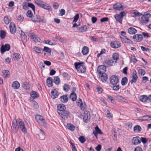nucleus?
Returning <instances> with one entry per match:
<instances>
[{
  "label": "nucleus",
  "instance_id": "nucleus-49",
  "mask_svg": "<svg viewBox=\"0 0 151 151\" xmlns=\"http://www.w3.org/2000/svg\"><path fill=\"white\" fill-rule=\"evenodd\" d=\"M42 8L45 9L49 10L51 8V7L44 2L43 4V6H42Z\"/></svg>",
  "mask_w": 151,
  "mask_h": 151
},
{
  "label": "nucleus",
  "instance_id": "nucleus-42",
  "mask_svg": "<svg viewBox=\"0 0 151 151\" xmlns=\"http://www.w3.org/2000/svg\"><path fill=\"white\" fill-rule=\"evenodd\" d=\"M114 17L116 20L118 21L120 23H122V20L121 19L122 18L119 14H116L114 16Z\"/></svg>",
  "mask_w": 151,
  "mask_h": 151
},
{
  "label": "nucleus",
  "instance_id": "nucleus-62",
  "mask_svg": "<svg viewBox=\"0 0 151 151\" xmlns=\"http://www.w3.org/2000/svg\"><path fill=\"white\" fill-rule=\"evenodd\" d=\"M33 107L35 109H37L38 108V105L37 103L36 102H35L33 103Z\"/></svg>",
  "mask_w": 151,
  "mask_h": 151
},
{
  "label": "nucleus",
  "instance_id": "nucleus-51",
  "mask_svg": "<svg viewBox=\"0 0 151 151\" xmlns=\"http://www.w3.org/2000/svg\"><path fill=\"white\" fill-rule=\"evenodd\" d=\"M79 141L82 143H84L86 141V139L83 136L80 137L79 139Z\"/></svg>",
  "mask_w": 151,
  "mask_h": 151
},
{
  "label": "nucleus",
  "instance_id": "nucleus-44",
  "mask_svg": "<svg viewBox=\"0 0 151 151\" xmlns=\"http://www.w3.org/2000/svg\"><path fill=\"white\" fill-rule=\"evenodd\" d=\"M54 83L57 85L59 84L60 82V79L58 76H55L54 78Z\"/></svg>",
  "mask_w": 151,
  "mask_h": 151
},
{
  "label": "nucleus",
  "instance_id": "nucleus-3",
  "mask_svg": "<svg viewBox=\"0 0 151 151\" xmlns=\"http://www.w3.org/2000/svg\"><path fill=\"white\" fill-rule=\"evenodd\" d=\"M28 36L35 42H40L41 40L38 36L34 33L31 32L27 34Z\"/></svg>",
  "mask_w": 151,
  "mask_h": 151
},
{
  "label": "nucleus",
  "instance_id": "nucleus-12",
  "mask_svg": "<svg viewBox=\"0 0 151 151\" xmlns=\"http://www.w3.org/2000/svg\"><path fill=\"white\" fill-rule=\"evenodd\" d=\"M133 38L134 41L137 42H140L143 39V37L142 35L140 34H137L134 35Z\"/></svg>",
  "mask_w": 151,
  "mask_h": 151
},
{
  "label": "nucleus",
  "instance_id": "nucleus-8",
  "mask_svg": "<svg viewBox=\"0 0 151 151\" xmlns=\"http://www.w3.org/2000/svg\"><path fill=\"white\" fill-rule=\"evenodd\" d=\"M115 63L114 61L111 59L106 60H105L103 62V64L106 67L108 66H113L115 64Z\"/></svg>",
  "mask_w": 151,
  "mask_h": 151
},
{
  "label": "nucleus",
  "instance_id": "nucleus-41",
  "mask_svg": "<svg viewBox=\"0 0 151 151\" xmlns=\"http://www.w3.org/2000/svg\"><path fill=\"white\" fill-rule=\"evenodd\" d=\"M17 19V22H21L23 21L24 17L22 15H20L18 16Z\"/></svg>",
  "mask_w": 151,
  "mask_h": 151
},
{
  "label": "nucleus",
  "instance_id": "nucleus-26",
  "mask_svg": "<svg viewBox=\"0 0 151 151\" xmlns=\"http://www.w3.org/2000/svg\"><path fill=\"white\" fill-rule=\"evenodd\" d=\"M61 116H65L66 118H68L69 117L70 115V113L67 110H65L63 112L60 113Z\"/></svg>",
  "mask_w": 151,
  "mask_h": 151
},
{
  "label": "nucleus",
  "instance_id": "nucleus-30",
  "mask_svg": "<svg viewBox=\"0 0 151 151\" xmlns=\"http://www.w3.org/2000/svg\"><path fill=\"white\" fill-rule=\"evenodd\" d=\"M32 21L34 22H40V18L37 16H34L32 18Z\"/></svg>",
  "mask_w": 151,
  "mask_h": 151
},
{
  "label": "nucleus",
  "instance_id": "nucleus-55",
  "mask_svg": "<svg viewBox=\"0 0 151 151\" xmlns=\"http://www.w3.org/2000/svg\"><path fill=\"white\" fill-rule=\"evenodd\" d=\"M124 42L125 43H127L129 44H133L132 41L130 40L127 37L126 39V40H125Z\"/></svg>",
  "mask_w": 151,
  "mask_h": 151
},
{
  "label": "nucleus",
  "instance_id": "nucleus-1",
  "mask_svg": "<svg viewBox=\"0 0 151 151\" xmlns=\"http://www.w3.org/2000/svg\"><path fill=\"white\" fill-rule=\"evenodd\" d=\"M106 70V67L104 65L99 66L98 67L97 72L99 76V79L103 83L105 82L108 78L107 75L105 73Z\"/></svg>",
  "mask_w": 151,
  "mask_h": 151
},
{
  "label": "nucleus",
  "instance_id": "nucleus-13",
  "mask_svg": "<svg viewBox=\"0 0 151 151\" xmlns=\"http://www.w3.org/2000/svg\"><path fill=\"white\" fill-rule=\"evenodd\" d=\"M150 17L147 14H145L141 17V22L144 24L147 23L149 21V17Z\"/></svg>",
  "mask_w": 151,
  "mask_h": 151
},
{
  "label": "nucleus",
  "instance_id": "nucleus-54",
  "mask_svg": "<svg viewBox=\"0 0 151 151\" xmlns=\"http://www.w3.org/2000/svg\"><path fill=\"white\" fill-rule=\"evenodd\" d=\"M95 131H96L98 134H102V132H101V130L97 126L95 127Z\"/></svg>",
  "mask_w": 151,
  "mask_h": 151
},
{
  "label": "nucleus",
  "instance_id": "nucleus-40",
  "mask_svg": "<svg viewBox=\"0 0 151 151\" xmlns=\"http://www.w3.org/2000/svg\"><path fill=\"white\" fill-rule=\"evenodd\" d=\"M141 127L138 125H136L134 128V132L136 131L139 132L141 130Z\"/></svg>",
  "mask_w": 151,
  "mask_h": 151
},
{
  "label": "nucleus",
  "instance_id": "nucleus-46",
  "mask_svg": "<svg viewBox=\"0 0 151 151\" xmlns=\"http://www.w3.org/2000/svg\"><path fill=\"white\" fill-rule=\"evenodd\" d=\"M34 50L36 52L38 53H41V51L42 50L41 48L37 47H35L34 48Z\"/></svg>",
  "mask_w": 151,
  "mask_h": 151
},
{
  "label": "nucleus",
  "instance_id": "nucleus-33",
  "mask_svg": "<svg viewBox=\"0 0 151 151\" xmlns=\"http://www.w3.org/2000/svg\"><path fill=\"white\" fill-rule=\"evenodd\" d=\"M40 134L39 135V137L42 140H44L45 138V134L44 132L42 129H40Z\"/></svg>",
  "mask_w": 151,
  "mask_h": 151
},
{
  "label": "nucleus",
  "instance_id": "nucleus-25",
  "mask_svg": "<svg viewBox=\"0 0 151 151\" xmlns=\"http://www.w3.org/2000/svg\"><path fill=\"white\" fill-rule=\"evenodd\" d=\"M47 86L49 87H51L52 86V79L51 78H48L46 81Z\"/></svg>",
  "mask_w": 151,
  "mask_h": 151
},
{
  "label": "nucleus",
  "instance_id": "nucleus-57",
  "mask_svg": "<svg viewBox=\"0 0 151 151\" xmlns=\"http://www.w3.org/2000/svg\"><path fill=\"white\" fill-rule=\"evenodd\" d=\"M80 104V107L82 110H83L85 109L84 106L83 105L82 101L81 99H79V101L78 102Z\"/></svg>",
  "mask_w": 151,
  "mask_h": 151
},
{
  "label": "nucleus",
  "instance_id": "nucleus-37",
  "mask_svg": "<svg viewBox=\"0 0 151 151\" xmlns=\"http://www.w3.org/2000/svg\"><path fill=\"white\" fill-rule=\"evenodd\" d=\"M74 65L76 69L78 71V69H79L81 68H83V65H81V64L77 62L75 63Z\"/></svg>",
  "mask_w": 151,
  "mask_h": 151
},
{
  "label": "nucleus",
  "instance_id": "nucleus-31",
  "mask_svg": "<svg viewBox=\"0 0 151 151\" xmlns=\"http://www.w3.org/2000/svg\"><path fill=\"white\" fill-rule=\"evenodd\" d=\"M67 127L68 129L72 131H74L75 129V127L74 125L71 124H68Z\"/></svg>",
  "mask_w": 151,
  "mask_h": 151
},
{
  "label": "nucleus",
  "instance_id": "nucleus-61",
  "mask_svg": "<svg viewBox=\"0 0 151 151\" xmlns=\"http://www.w3.org/2000/svg\"><path fill=\"white\" fill-rule=\"evenodd\" d=\"M114 86H113V89L114 90L117 91L120 88V87H119V85H114Z\"/></svg>",
  "mask_w": 151,
  "mask_h": 151
},
{
  "label": "nucleus",
  "instance_id": "nucleus-43",
  "mask_svg": "<svg viewBox=\"0 0 151 151\" xmlns=\"http://www.w3.org/2000/svg\"><path fill=\"white\" fill-rule=\"evenodd\" d=\"M27 16L29 18H32L33 17V13L30 10H28L26 13Z\"/></svg>",
  "mask_w": 151,
  "mask_h": 151
},
{
  "label": "nucleus",
  "instance_id": "nucleus-21",
  "mask_svg": "<svg viewBox=\"0 0 151 151\" xmlns=\"http://www.w3.org/2000/svg\"><path fill=\"white\" fill-rule=\"evenodd\" d=\"M128 32L131 35L135 34L137 32V30L133 27L129 28L128 30Z\"/></svg>",
  "mask_w": 151,
  "mask_h": 151
},
{
  "label": "nucleus",
  "instance_id": "nucleus-63",
  "mask_svg": "<svg viewBox=\"0 0 151 151\" xmlns=\"http://www.w3.org/2000/svg\"><path fill=\"white\" fill-rule=\"evenodd\" d=\"M134 63H135L137 61L134 56H132L130 59Z\"/></svg>",
  "mask_w": 151,
  "mask_h": 151
},
{
  "label": "nucleus",
  "instance_id": "nucleus-34",
  "mask_svg": "<svg viewBox=\"0 0 151 151\" xmlns=\"http://www.w3.org/2000/svg\"><path fill=\"white\" fill-rule=\"evenodd\" d=\"M78 30L79 32H86L87 31V26L86 25L82 26L78 29Z\"/></svg>",
  "mask_w": 151,
  "mask_h": 151
},
{
  "label": "nucleus",
  "instance_id": "nucleus-7",
  "mask_svg": "<svg viewBox=\"0 0 151 151\" xmlns=\"http://www.w3.org/2000/svg\"><path fill=\"white\" fill-rule=\"evenodd\" d=\"M111 46L114 48H118L121 46L120 42L117 41H111L110 43Z\"/></svg>",
  "mask_w": 151,
  "mask_h": 151
},
{
  "label": "nucleus",
  "instance_id": "nucleus-64",
  "mask_svg": "<svg viewBox=\"0 0 151 151\" xmlns=\"http://www.w3.org/2000/svg\"><path fill=\"white\" fill-rule=\"evenodd\" d=\"M138 71L139 73L142 75H144L145 73V71L142 69H139Z\"/></svg>",
  "mask_w": 151,
  "mask_h": 151
},
{
  "label": "nucleus",
  "instance_id": "nucleus-10",
  "mask_svg": "<svg viewBox=\"0 0 151 151\" xmlns=\"http://www.w3.org/2000/svg\"><path fill=\"white\" fill-rule=\"evenodd\" d=\"M10 49V46L9 44L2 45L1 49V51L2 54L4 53L6 51H9Z\"/></svg>",
  "mask_w": 151,
  "mask_h": 151
},
{
  "label": "nucleus",
  "instance_id": "nucleus-4",
  "mask_svg": "<svg viewBox=\"0 0 151 151\" xmlns=\"http://www.w3.org/2000/svg\"><path fill=\"white\" fill-rule=\"evenodd\" d=\"M19 127L17 126V120L16 119L13 120L12 126L11 127L12 131L14 133H16L18 130Z\"/></svg>",
  "mask_w": 151,
  "mask_h": 151
},
{
  "label": "nucleus",
  "instance_id": "nucleus-53",
  "mask_svg": "<svg viewBox=\"0 0 151 151\" xmlns=\"http://www.w3.org/2000/svg\"><path fill=\"white\" fill-rule=\"evenodd\" d=\"M82 68L78 70V72L80 73H84L86 71L85 67L83 65Z\"/></svg>",
  "mask_w": 151,
  "mask_h": 151
},
{
  "label": "nucleus",
  "instance_id": "nucleus-50",
  "mask_svg": "<svg viewBox=\"0 0 151 151\" xmlns=\"http://www.w3.org/2000/svg\"><path fill=\"white\" fill-rule=\"evenodd\" d=\"M28 6H29V8L30 7L34 11V13H35V5L32 3H28Z\"/></svg>",
  "mask_w": 151,
  "mask_h": 151
},
{
  "label": "nucleus",
  "instance_id": "nucleus-38",
  "mask_svg": "<svg viewBox=\"0 0 151 151\" xmlns=\"http://www.w3.org/2000/svg\"><path fill=\"white\" fill-rule=\"evenodd\" d=\"M70 98L73 101H75L76 99L77 96L75 93H72L70 95Z\"/></svg>",
  "mask_w": 151,
  "mask_h": 151
},
{
  "label": "nucleus",
  "instance_id": "nucleus-35",
  "mask_svg": "<svg viewBox=\"0 0 151 151\" xmlns=\"http://www.w3.org/2000/svg\"><path fill=\"white\" fill-rule=\"evenodd\" d=\"M20 57V55L17 53H14L13 55V58L14 60H18L19 59Z\"/></svg>",
  "mask_w": 151,
  "mask_h": 151
},
{
  "label": "nucleus",
  "instance_id": "nucleus-2",
  "mask_svg": "<svg viewBox=\"0 0 151 151\" xmlns=\"http://www.w3.org/2000/svg\"><path fill=\"white\" fill-rule=\"evenodd\" d=\"M35 118L37 122L41 125L45 127L47 126L45 120L42 116L40 115H36Z\"/></svg>",
  "mask_w": 151,
  "mask_h": 151
},
{
  "label": "nucleus",
  "instance_id": "nucleus-6",
  "mask_svg": "<svg viewBox=\"0 0 151 151\" xmlns=\"http://www.w3.org/2000/svg\"><path fill=\"white\" fill-rule=\"evenodd\" d=\"M19 121V127L20 128L22 131L24 133H27V130L25 127V124L24 122L20 119H18Z\"/></svg>",
  "mask_w": 151,
  "mask_h": 151
},
{
  "label": "nucleus",
  "instance_id": "nucleus-32",
  "mask_svg": "<svg viewBox=\"0 0 151 151\" xmlns=\"http://www.w3.org/2000/svg\"><path fill=\"white\" fill-rule=\"evenodd\" d=\"M112 58L113 61L114 60L115 63H116V61L119 58V54L117 53H115L113 54L112 55Z\"/></svg>",
  "mask_w": 151,
  "mask_h": 151
},
{
  "label": "nucleus",
  "instance_id": "nucleus-39",
  "mask_svg": "<svg viewBox=\"0 0 151 151\" xmlns=\"http://www.w3.org/2000/svg\"><path fill=\"white\" fill-rule=\"evenodd\" d=\"M128 79L127 77L123 78L121 81V84L122 86L125 85L127 83Z\"/></svg>",
  "mask_w": 151,
  "mask_h": 151
},
{
  "label": "nucleus",
  "instance_id": "nucleus-19",
  "mask_svg": "<svg viewBox=\"0 0 151 151\" xmlns=\"http://www.w3.org/2000/svg\"><path fill=\"white\" fill-rule=\"evenodd\" d=\"M20 86L19 83L17 81L13 82L12 84V87L14 89H18L19 88Z\"/></svg>",
  "mask_w": 151,
  "mask_h": 151
},
{
  "label": "nucleus",
  "instance_id": "nucleus-59",
  "mask_svg": "<svg viewBox=\"0 0 151 151\" xmlns=\"http://www.w3.org/2000/svg\"><path fill=\"white\" fill-rule=\"evenodd\" d=\"M56 38L62 42H65L66 41L65 40L60 37L57 36L56 37Z\"/></svg>",
  "mask_w": 151,
  "mask_h": 151
},
{
  "label": "nucleus",
  "instance_id": "nucleus-11",
  "mask_svg": "<svg viewBox=\"0 0 151 151\" xmlns=\"http://www.w3.org/2000/svg\"><path fill=\"white\" fill-rule=\"evenodd\" d=\"M83 116L84 122L86 123L87 122L90 118V114L88 112H85L83 114Z\"/></svg>",
  "mask_w": 151,
  "mask_h": 151
},
{
  "label": "nucleus",
  "instance_id": "nucleus-36",
  "mask_svg": "<svg viewBox=\"0 0 151 151\" xmlns=\"http://www.w3.org/2000/svg\"><path fill=\"white\" fill-rule=\"evenodd\" d=\"M70 86L68 84H65L63 86V90L65 92L68 91L70 89Z\"/></svg>",
  "mask_w": 151,
  "mask_h": 151
},
{
  "label": "nucleus",
  "instance_id": "nucleus-5",
  "mask_svg": "<svg viewBox=\"0 0 151 151\" xmlns=\"http://www.w3.org/2000/svg\"><path fill=\"white\" fill-rule=\"evenodd\" d=\"M110 81L112 85H116L119 82V78L116 75L112 76L110 78Z\"/></svg>",
  "mask_w": 151,
  "mask_h": 151
},
{
  "label": "nucleus",
  "instance_id": "nucleus-45",
  "mask_svg": "<svg viewBox=\"0 0 151 151\" xmlns=\"http://www.w3.org/2000/svg\"><path fill=\"white\" fill-rule=\"evenodd\" d=\"M6 35V32L4 30H1L0 32V37H1L2 39H4Z\"/></svg>",
  "mask_w": 151,
  "mask_h": 151
},
{
  "label": "nucleus",
  "instance_id": "nucleus-22",
  "mask_svg": "<svg viewBox=\"0 0 151 151\" xmlns=\"http://www.w3.org/2000/svg\"><path fill=\"white\" fill-rule=\"evenodd\" d=\"M61 101L63 103H66L68 101V98L67 95H64L61 96L60 98Z\"/></svg>",
  "mask_w": 151,
  "mask_h": 151
},
{
  "label": "nucleus",
  "instance_id": "nucleus-15",
  "mask_svg": "<svg viewBox=\"0 0 151 151\" xmlns=\"http://www.w3.org/2000/svg\"><path fill=\"white\" fill-rule=\"evenodd\" d=\"M57 108L58 110V113L59 115L60 114V113H62V112L65 110L66 109L65 106L63 104L59 105L57 106Z\"/></svg>",
  "mask_w": 151,
  "mask_h": 151
},
{
  "label": "nucleus",
  "instance_id": "nucleus-60",
  "mask_svg": "<svg viewBox=\"0 0 151 151\" xmlns=\"http://www.w3.org/2000/svg\"><path fill=\"white\" fill-rule=\"evenodd\" d=\"M79 17V14H76L74 17V19H73V22H76L77 20H78Z\"/></svg>",
  "mask_w": 151,
  "mask_h": 151
},
{
  "label": "nucleus",
  "instance_id": "nucleus-23",
  "mask_svg": "<svg viewBox=\"0 0 151 151\" xmlns=\"http://www.w3.org/2000/svg\"><path fill=\"white\" fill-rule=\"evenodd\" d=\"M22 86L24 89L27 90L29 89L30 87V86L29 83L27 82L23 83L22 85Z\"/></svg>",
  "mask_w": 151,
  "mask_h": 151
},
{
  "label": "nucleus",
  "instance_id": "nucleus-16",
  "mask_svg": "<svg viewBox=\"0 0 151 151\" xmlns=\"http://www.w3.org/2000/svg\"><path fill=\"white\" fill-rule=\"evenodd\" d=\"M113 8L116 11H121L123 9L122 5L120 4H115L113 5Z\"/></svg>",
  "mask_w": 151,
  "mask_h": 151
},
{
  "label": "nucleus",
  "instance_id": "nucleus-24",
  "mask_svg": "<svg viewBox=\"0 0 151 151\" xmlns=\"http://www.w3.org/2000/svg\"><path fill=\"white\" fill-rule=\"evenodd\" d=\"M2 73L3 77L5 78H8L9 76V71L8 70H3Z\"/></svg>",
  "mask_w": 151,
  "mask_h": 151
},
{
  "label": "nucleus",
  "instance_id": "nucleus-17",
  "mask_svg": "<svg viewBox=\"0 0 151 151\" xmlns=\"http://www.w3.org/2000/svg\"><path fill=\"white\" fill-rule=\"evenodd\" d=\"M59 93L57 90L55 89H53L51 92V97L53 99H55L58 97Z\"/></svg>",
  "mask_w": 151,
  "mask_h": 151
},
{
  "label": "nucleus",
  "instance_id": "nucleus-14",
  "mask_svg": "<svg viewBox=\"0 0 151 151\" xmlns=\"http://www.w3.org/2000/svg\"><path fill=\"white\" fill-rule=\"evenodd\" d=\"M141 138L139 137H134L132 140V143L134 145H138L141 142Z\"/></svg>",
  "mask_w": 151,
  "mask_h": 151
},
{
  "label": "nucleus",
  "instance_id": "nucleus-48",
  "mask_svg": "<svg viewBox=\"0 0 151 151\" xmlns=\"http://www.w3.org/2000/svg\"><path fill=\"white\" fill-rule=\"evenodd\" d=\"M43 51L49 53H50L51 52V49L50 48L46 46L44 47Z\"/></svg>",
  "mask_w": 151,
  "mask_h": 151
},
{
  "label": "nucleus",
  "instance_id": "nucleus-28",
  "mask_svg": "<svg viewBox=\"0 0 151 151\" xmlns=\"http://www.w3.org/2000/svg\"><path fill=\"white\" fill-rule=\"evenodd\" d=\"M139 99L140 101L145 102L148 100V97L146 95H143L139 97Z\"/></svg>",
  "mask_w": 151,
  "mask_h": 151
},
{
  "label": "nucleus",
  "instance_id": "nucleus-27",
  "mask_svg": "<svg viewBox=\"0 0 151 151\" xmlns=\"http://www.w3.org/2000/svg\"><path fill=\"white\" fill-rule=\"evenodd\" d=\"M31 96L34 99L39 97L38 94L36 91H32L30 93Z\"/></svg>",
  "mask_w": 151,
  "mask_h": 151
},
{
  "label": "nucleus",
  "instance_id": "nucleus-20",
  "mask_svg": "<svg viewBox=\"0 0 151 151\" xmlns=\"http://www.w3.org/2000/svg\"><path fill=\"white\" fill-rule=\"evenodd\" d=\"M89 51V48L87 47L84 46L82 48V53L83 55H86L88 54Z\"/></svg>",
  "mask_w": 151,
  "mask_h": 151
},
{
  "label": "nucleus",
  "instance_id": "nucleus-29",
  "mask_svg": "<svg viewBox=\"0 0 151 151\" xmlns=\"http://www.w3.org/2000/svg\"><path fill=\"white\" fill-rule=\"evenodd\" d=\"M35 3L39 6L42 8L44 2L40 0H35Z\"/></svg>",
  "mask_w": 151,
  "mask_h": 151
},
{
  "label": "nucleus",
  "instance_id": "nucleus-52",
  "mask_svg": "<svg viewBox=\"0 0 151 151\" xmlns=\"http://www.w3.org/2000/svg\"><path fill=\"white\" fill-rule=\"evenodd\" d=\"M21 35L22 37V40L24 41H26L27 36L22 31H21Z\"/></svg>",
  "mask_w": 151,
  "mask_h": 151
},
{
  "label": "nucleus",
  "instance_id": "nucleus-47",
  "mask_svg": "<svg viewBox=\"0 0 151 151\" xmlns=\"http://www.w3.org/2000/svg\"><path fill=\"white\" fill-rule=\"evenodd\" d=\"M4 21L5 24H8L11 21L10 18H9L7 17H5L4 18Z\"/></svg>",
  "mask_w": 151,
  "mask_h": 151
},
{
  "label": "nucleus",
  "instance_id": "nucleus-56",
  "mask_svg": "<svg viewBox=\"0 0 151 151\" xmlns=\"http://www.w3.org/2000/svg\"><path fill=\"white\" fill-rule=\"evenodd\" d=\"M117 97L118 99L122 100L124 102H125L126 100L125 99V98L123 97L122 96L120 95H117Z\"/></svg>",
  "mask_w": 151,
  "mask_h": 151
},
{
  "label": "nucleus",
  "instance_id": "nucleus-9",
  "mask_svg": "<svg viewBox=\"0 0 151 151\" xmlns=\"http://www.w3.org/2000/svg\"><path fill=\"white\" fill-rule=\"evenodd\" d=\"M132 76L133 79L130 81L131 83L132 84L133 83H136L138 77L137 76V72L135 70H134L132 74Z\"/></svg>",
  "mask_w": 151,
  "mask_h": 151
},
{
  "label": "nucleus",
  "instance_id": "nucleus-58",
  "mask_svg": "<svg viewBox=\"0 0 151 151\" xmlns=\"http://www.w3.org/2000/svg\"><path fill=\"white\" fill-rule=\"evenodd\" d=\"M45 43L46 44H48L51 45H55L56 44L55 43H54L52 42L51 41L49 40H47L45 41Z\"/></svg>",
  "mask_w": 151,
  "mask_h": 151
},
{
  "label": "nucleus",
  "instance_id": "nucleus-18",
  "mask_svg": "<svg viewBox=\"0 0 151 151\" xmlns=\"http://www.w3.org/2000/svg\"><path fill=\"white\" fill-rule=\"evenodd\" d=\"M9 28L10 32L12 34H14L16 31V28L15 24L13 23H11Z\"/></svg>",
  "mask_w": 151,
  "mask_h": 151
}]
</instances>
